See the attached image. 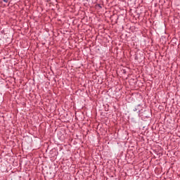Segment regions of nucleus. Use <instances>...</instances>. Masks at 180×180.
<instances>
[{
  "label": "nucleus",
  "instance_id": "f257e3e1",
  "mask_svg": "<svg viewBox=\"0 0 180 180\" xmlns=\"http://www.w3.org/2000/svg\"><path fill=\"white\" fill-rule=\"evenodd\" d=\"M51 161H54V159H51Z\"/></svg>",
  "mask_w": 180,
  "mask_h": 180
},
{
  "label": "nucleus",
  "instance_id": "f03ea898",
  "mask_svg": "<svg viewBox=\"0 0 180 180\" xmlns=\"http://www.w3.org/2000/svg\"><path fill=\"white\" fill-rule=\"evenodd\" d=\"M127 162H129V164H130V162H129V160H127Z\"/></svg>",
  "mask_w": 180,
  "mask_h": 180
}]
</instances>
